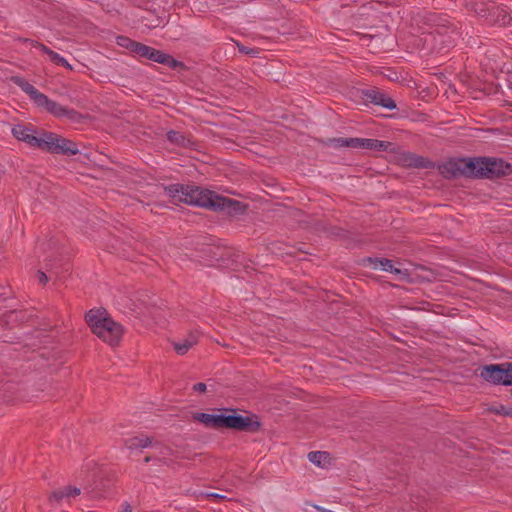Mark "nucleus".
Segmentation results:
<instances>
[{
  "label": "nucleus",
  "mask_w": 512,
  "mask_h": 512,
  "mask_svg": "<svg viewBox=\"0 0 512 512\" xmlns=\"http://www.w3.org/2000/svg\"><path fill=\"white\" fill-rule=\"evenodd\" d=\"M186 197L183 203L207 208L213 211H226L230 215L244 213L246 206L237 200H233L210 190L200 188L198 186H188Z\"/></svg>",
  "instance_id": "1"
},
{
  "label": "nucleus",
  "mask_w": 512,
  "mask_h": 512,
  "mask_svg": "<svg viewBox=\"0 0 512 512\" xmlns=\"http://www.w3.org/2000/svg\"><path fill=\"white\" fill-rule=\"evenodd\" d=\"M86 322L92 332L108 345L118 346L123 334V326L114 321L105 310L91 309L86 314Z\"/></svg>",
  "instance_id": "2"
},
{
  "label": "nucleus",
  "mask_w": 512,
  "mask_h": 512,
  "mask_svg": "<svg viewBox=\"0 0 512 512\" xmlns=\"http://www.w3.org/2000/svg\"><path fill=\"white\" fill-rule=\"evenodd\" d=\"M193 419L210 428H229L238 431L256 432L260 428L257 416L242 415H214L208 413H195Z\"/></svg>",
  "instance_id": "3"
},
{
  "label": "nucleus",
  "mask_w": 512,
  "mask_h": 512,
  "mask_svg": "<svg viewBox=\"0 0 512 512\" xmlns=\"http://www.w3.org/2000/svg\"><path fill=\"white\" fill-rule=\"evenodd\" d=\"M38 149L51 154L76 155L79 153L78 145L56 133L41 131Z\"/></svg>",
  "instance_id": "4"
},
{
  "label": "nucleus",
  "mask_w": 512,
  "mask_h": 512,
  "mask_svg": "<svg viewBox=\"0 0 512 512\" xmlns=\"http://www.w3.org/2000/svg\"><path fill=\"white\" fill-rule=\"evenodd\" d=\"M475 177L495 178L510 172L511 166L498 158H475Z\"/></svg>",
  "instance_id": "5"
},
{
  "label": "nucleus",
  "mask_w": 512,
  "mask_h": 512,
  "mask_svg": "<svg viewBox=\"0 0 512 512\" xmlns=\"http://www.w3.org/2000/svg\"><path fill=\"white\" fill-rule=\"evenodd\" d=\"M475 164V158H454L441 164L439 170L446 178L475 177Z\"/></svg>",
  "instance_id": "6"
},
{
  "label": "nucleus",
  "mask_w": 512,
  "mask_h": 512,
  "mask_svg": "<svg viewBox=\"0 0 512 512\" xmlns=\"http://www.w3.org/2000/svg\"><path fill=\"white\" fill-rule=\"evenodd\" d=\"M331 142L336 147H351L372 151H387L392 143L368 138H335Z\"/></svg>",
  "instance_id": "7"
},
{
  "label": "nucleus",
  "mask_w": 512,
  "mask_h": 512,
  "mask_svg": "<svg viewBox=\"0 0 512 512\" xmlns=\"http://www.w3.org/2000/svg\"><path fill=\"white\" fill-rule=\"evenodd\" d=\"M480 375L494 385L510 386L508 362L486 365L482 368Z\"/></svg>",
  "instance_id": "8"
},
{
  "label": "nucleus",
  "mask_w": 512,
  "mask_h": 512,
  "mask_svg": "<svg viewBox=\"0 0 512 512\" xmlns=\"http://www.w3.org/2000/svg\"><path fill=\"white\" fill-rule=\"evenodd\" d=\"M35 104L39 107L45 108L46 111L55 117H67L71 120H75L78 116V113L75 110L69 109L55 101L50 100L43 93L41 96H38V100L35 102Z\"/></svg>",
  "instance_id": "9"
},
{
  "label": "nucleus",
  "mask_w": 512,
  "mask_h": 512,
  "mask_svg": "<svg viewBox=\"0 0 512 512\" xmlns=\"http://www.w3.org/2000/svg\"><path fill=\"white\" fill-rule=\"evenodd\" d=\"M81 494V489L67 485L63 487H59L51 492L48 497L49 503L52 506H62L64 504H70L73 499Z\"/></svg>",
  "instance_id": "10"
},
{
  "label": "nucleus",
  "mask_w": 512,
  "mask_h": 512,
  "mask_svg": "<svg viewBox=\"0 0 512 512\" xmlns=\"http://www.w3.org/2000/svg\"><path fill=\"white\" fill-rule=\"evenodd\" d=\"M362 98L366 102H370L375 105H380L389 110H393L396 108V103L394 102V100L377 88L362 90Z\"/></svg>",
  "instance_id": "11"
},
{
  "label": "nucleus",
  "mask_w": 512,
  "mask_h": 512,
  "mask_svg": "<svg viewBox=\"0 0 512 512\" xmlns=\"http://www.w3.org/2000/svg\"><path fill=\"white\" fill-rule=\"evenodd\" d=\"M12 134L16 139L27 143L33 148L39 147L41 131L36 132L31 127L18 124L12 128Z\"/></svg>",
  "instance_id": "12"
},
{
  "label": "nucleus",
  "mask_w": 512,
  "mask_h": 512,
  "mask_svg": "<svg viewBox=\"0 0 512 512\" xmlns=\"http://www.w3.org/2000/svg\"><path fill=\"white\" fill-rule=\"evenodd\" d=\"M490 6L491 12L489 13L487 18L489 23L496 24L499 26H506L511 22L512 17L510 16V13L506 7L496 5Z\"/></svg>",
  "instance_id": "13"
},
{
  "label": "nucleus",
  "mask_w": 512,
  "mask_h": 512,
  "mask_svg": "<svg viewBox=\"0 0 512 512\" xmlns=\"http://www.w3.org/2000/svg\"><path fill=\"white\" fill-rule=\"evenodd\" d=\"M199 341V333L197 331L190 332L185 339L179 342H172L173 348L179 355H185L189 349L196 345Z\"/></svg>",
  "instance_id": "14"
},
{
  "label": "nucleus",
  "mask_w": 512,
  "mask_h": 512,
  "mask_svg": "<svg viewBox=\"0 0 512 512\" xmlns=\"http://www.w3.org/2000/svg\"><path fill=\"white\" fill-rule=\"evenodd\" d=\"M11 81L20 87L26 94L30 96V98L34 101V103L38 100V96H41V92L38 91L32 84H30L26 79L20 76H12Z\"/></svg>",
  "instance_id": "15"
},
{
  "label": "nucleus",
  "mask_w": 512,
  "mask_h": 512,
  "mask_svg": "<svg viewBox=\"0 0 512 512\" xmlns=\"http://www.w3.org/2000/svg\"><path fill=\"white\" fill-rule=\"evenodd\" d=\"M493 3H488L482 0H470L467 2V7L473 10L477 15L488 18L489 13L491 12V6Z\"/></svg>",
  "instance_id": "16"
},
{
  "label": "nucleus",
  "mask_w": 512,
  "mask_h": 512,
  "mask_svg": "<svg viewBox=\"0 0 512 512\" xmlns=\"http://www.w3.org/2000/svg\"><path fill=\"white\" fill-rule=\"evenodd\" d=\"M188 186L189 185L184 186L180 184H173L165 187V192L173 199L174 203L183 202V198L186 197L187 193L185 189L188 188Z\"/></svg>",
  "instance_id": "17"
},
{
  "label": "nucleus",
  "mask_w": 512,
  "mask_h": 512,
  "mask_svg": "<svg viewBox=\"0 0 512 512\" xmlns=\"http://www.w3.org/2000/svg\"><path fill=\"white\" fill-rule=\"evenodd\" d=\"M151 443L152 440L145 435L134 436L125 441L126 447L130 450L145 448L150 446Z\"/></svg>",
  "instance_id": "18"
},
{
  "label": "nucleus",
  "mask_w": 512,
  "mask_h": 512,
  "mask_svg": "<svg viewBox=\"0 0 512 512\" xmlns=\"http://www.w3.org/2000/svg\"><path fill=\"white\" fill-rule=\"evenodd\" d=\"M369 261L374 263L375 268L379 265L384 271H389V272H392L395 274L401 273L400 269L394 267L392 260L385 259V258L372 260L370 258Z\"/></svg>",
  "instance_id": "19"
},
{
  "label": "nucleus",
  "mask_w": 512,
  "mask_h": 512,
  "mask_svg": "<svg viewBox=\"0 0 512 512\" xmlns=\"http://www.w3.org/2000/svg\"><path fill=\"white\" fill-rule=\"evenodd\" d=\"M308 459L315 465L323 466V463L328 459V453L322 451H312L308 454Z\"/></svg>",
  "instance_id": "20"
},
{
  "label": "nucleus",
  "mask_w": 512,
  "mask_h": 512,
  "mask_svg": "<svg viewBox=\"0 0 512 512\" xmlns=\"http://www.w3.org/2000/svg\"><path fill=\"white\" fill-rule=\"evenodd\" d=\"M167 139L173 143V144H176V145H179V146H186L187 145V140L185 138V136L178 132V131H174V130H171L167 133Z\"/></svg>",
  "instance_id": "21"
},
{
  "label": "nucleus",
  "mask_w": 512,
  "mask_h": 512,
  "mask_svg": "<svg viewBox=\"0 0 512 512\" xmlns=\"http://www.w3.org/2000/svg\"><path fill=\"white\" fill-rule=\"evenodd\" d=\"M151 51L152 47L137 42L132 52L139 57H143L150 60Z\"/></svg>",
  "instance_id": "22"
},
{
  "label": "nucleus",
  "mask_w": 512,
  "mask_h": 512,
  "mask_svg": "<svg viewBox=\"0 0 512 512\" xmlns=\"http://www.w3.org/2000/svg\"><path fill=\"white\" fill-rule=\"evenodd\" d=\"M117 44L121 47L127 48L132 52L137 42L126 36H119L117 37Z\"/></svg>",
  "instance_id": "23"
},
{
  "label": "nucleus",
  "mask_w": 512,
  "mask_h": 512,
  "mask_svg": "<svg viewBox=\"0 0 512 512\" xmlns=\"http://www.w3.org/2000/svg\"><path fill=\"white\" fill-rule=\"evenodd\" d=\"M49 58L53 63H55L57 65L64 66L67 69L72 70V66L68 63V61L65 58H63L62 56H60L58 53L53 51Z\"/></svg>",
  "instance_id": "24"
},
{
  "label": "nucleus",
  "mask_w": 512,
  "mask_h": 512,
  "mask_svg": "<svg viewBox=\"0 0 512 512\" xmlns=\"http://www.w3.org/2000/svg\"><path fill=\"white\" fill-rule=\"evenodd\" d=\"M166 56L167 54L163 53L162 51L152 48L150 60L163 64V62H165L167 59Z\"/></svg>",
  "instance_id": "25"
},
{
  "label": "nucleus",
  "mask_w": 512,
  "mask_h": 512,
  "mask_svg": "<svg viewBox=\"0 0 512 512\" xmlns=\"http://www.w3.org/2000/svg\"><path fill=\"white\" fill-rule=\"evenodd\" d=\"M491 411H493L495 414H498V415H504V416H511L512 417V408L504 406V405H499L497 407H494V408L491 409Z\"/></svg>",
  "instance_id": "26"
},
{
  "label": "nucleus",
  "mask_w": 512,
  "mask_h": 512,
  "mask_svg": "<svg viewBox=\"0 0 512 512\" xmlns=\"http://www.w3.org/2000/svg\"><path fill=\"white\" fill-rule=\"evenodd\" d=\"M166 58H167V59H166V61H165V62H163V64H165V65H167V66H169V67H171V68H176V67H178V66H181V65H182V63H181V62H179V61L175 60L172 56H170V55H168V54H167Z\"/></svg>",
  "instance_id": "27"
},
{
  "label": "nucleus",
  "mask_w": 512,
  "mask_h": 512,
  "mask_svg": "<svg viewBox=\"0 0 512 512\" xmlns=\"http://www.w3.org/2000/svg\"><path fill=\"white\" fill-rule=\"evenodd\" d=\"M238 49L243 54H255L256 53V51L254 49L247 48L244 45H240V44H238Z\"/></svg>",
  "instance_id": "28"
},
{
  "label": "nucleus",
  "mask_w": 512,
  "mask_h": 512,
  "mask_svg": "<svg viewBox=\"0 0 512 512\" xmlns=\"http://www.w3.org/2000/svg\"><path fill=\"white\" fill-rule=\"evenodd\" d=\"M193 390L196 391V392H200V393H203L206 391V384L204 383H197L193 386Z\"/></svg>",
  "instance_id": "29"
},
{
  "label": "nucleus",
  "mask_w": 512,
  "mask_h": 512,
  "mask_svg": "<svg viewBox=\"0 0 512 512\" xmlns=\"http://www.w3.org/2000/svg\"><path fill=\"white\" fill-rule=\"evenodd\" d=\"M203 496L207 498H213V499H225L226 497L224 495L218 494V493H206L203 494Z\"/></svg>",
  "instance_id": "30"
},
{
  "label": "nucleus",
  "mask_w": 512,
  "mask_h": 512,
  "mask_svg": "<svg viewBox=\"0 0 512 512\" xmlns=\"http://www.w3.org/2000/svg\"><path fill=\"white\" fill-rule=\"evenodd\" d=\"M38 278L41 284H46L48 282V277L44 272L39 271Z\"/></svg>",
  "instance_id": "31"
},
{
  "label": "nucleus",
  "mask_w": 512,
  "mask_h": 512,
  "mask_svg": "<svg viewBox=\"0 0 512 512\" xmlns=\"http://www.w3.org/2000/svg\"><path fill=\"white\" fill-rule=\"evenodd\" d=\"M39 49H40L43 53L47 54L49 57H50V55H51V54H52V52H53V50H51L50 48H48L47 46H45V45H43V44H41V46L39 47Z\"/></svg>",
  "instance_id": "32"
},
{
  "label": "nucleus",
  "mask_w": 512,
  "mask_h": 512,
  "mask_svg": "<svg viewBox=\"0 0 512 512\" xmlns=\"http://www.w3.org/2000/svg\"><path fill=\"white\" fill-rule=\"evenodd\" d=\"M121 512H132V508H131L130 504H128V503H124V504L122 505V510H121Z\"/></svg>",
  "instance_id": "33"
},
{
  "label": "nucleus",
  "mask_w": 512,
  "mask_h": 512,
  "mask_svg": "<svg viewBox=\"0 0 512 512\" xmlns=\"http://www.w3.org/2000/svg\"><path fill=\"white\" fill-rule=\"evenodd\" d=\"M25 42H30L33 47L39 48L41 46V43H39L38 41H35V40L25 39Z\"/></svg>",
  "instance_id": "34"
},
{
  "label": "nucleus",
  "mask_w": 512,
  "mask_h": 512,
  "mask_svg": "<svg viewBox=\"0 0 512 512\" xmlns=\"http://www.w3.org/2000/svg\"><path fill=\"white\" fill-rule=\"evenodd\" d=\"M509 379L511 380L510 386H512V362H508Z\"/></svg>",
  "instance_id": "35"
},
{
  "label": "nucleus",
  "mask_w": 512,
  "mask_h": 512,
  "mask_svg": "<svg viewBox=\"0 0 512 512\" xmlns=\"http://www.w3.org/2000/svg\"><path fill=\"white\" fill-rule=\"evenodd\" d=\"M150 460H151V458H150V457H146V458H145V462H149Z\"/></svg>",
  "instance_id": "36"
}]
</instances>
